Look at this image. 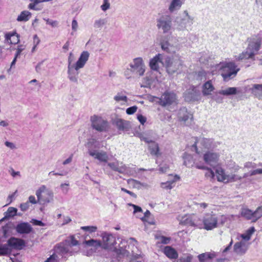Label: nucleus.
<instances>
[{
  "label": "nucleus",
  "mask_w": 262,
  "mask_h": 262,
  "mask_svg": "<svg viewBox=\"0 0 262 262\" xmlns=\"http://www.w3.org/2000/svg\"><path fill=\"white\" fill-rule=\"evenodd\" d=\"M182 5V0H172L169 6L168 10L170 12L179 10Z\"/></svg>",
  "instance_id": "c9c22d12"
},
{
  "label": "nucleus",
  "mask_w": 262,
  "mask_h": 262,
  "mask_svg": "<svg viewBox=\"0 0 262 262\" xmlns=\"http://www.w3.org/2000/svg\"><path fill=\"white\" fill-rule=\"evenodd\" d=\"M29 202H28L22 203L20 205V209L23 211H26L29 208Z\"/></svg>",
  "instance_id": "69168bd1"
},
{
  "label": "nucleus",
  "mask_w": 262,
  "mask_h": 262,
  "mask_svg": "<svg viewBox=\"0 0 262 262\" xmlns=\"http://www.w3.org/2000/svg\"><path fill=\"white\" fill-rule=\"evenodd\" d=\"M252 56L250 55V53L246 49V51L243 52L237 56H235V59L236 61H240L244 59H253Z\"/></svg>",
  "instance_id": "37998d69"
},
{
  "label": "nucleus",
  "mask_w": 262,
  "mask_h": 262,
  "mask_svg": "<svg viewBox=\"0 0 262 262\" xmlns=\"http://www.w3.org/2000/svg\"><path fill=\"white\" fill-rule=\"evenodd\" d=\"M232 169L234 172H231L229 174L226 173L222 168L217 169L216 170V174L217 181L224 183L241 181L243 179V177L235 173V172L240 169V167L237 165H234Z\"/></svg>",
  "instance_id": "7ed1b4c3"
},
{
  "label": "nucleus",
  "mask_w": 262,
  "mask_h": 262,
  "mask_svg": "<svg viewBox=\"0 0 262 262\" xmlns=\"http://www.w3.org/2000/svg\"><path fill=\"white\" fill-rule=\"evenodd\" d=\"M193 258L192 255L186 253L180 257L175 262H192Z\"/></svg>",
  "instance_id": "a18cd8bd"
},
{
  "label": "nucleus",
  "mask_w": 262,
  "mask_h": 262,
  "mask_svg": "<svg viewBox=\"0 0 262 262\" xmlns=\"http://www.w3.org/2000/svg\"><path fill=\"white\" fill-rule=\"evenodd\" d=\"M183 63V61L179 56H175L172 58L167 57L164 60V66L169 75H172L180 70Z\"/></svg>",
  "instance_id": "39448f33"
},
{
  "label": "nucleus",
  "mask_w": 262,
  "mask_h": 262,
  "mask_svg": "<svg viewBox=\"0 0 262 262\" xmlns=\"http://www.w3.org/2000/svg\"><path fill=\"white\" fill-rule=\"evenodd\" d=\"M250 90L252 94L259 99H262V84H254L250 88Z\"/></svg>",
  "instance_id": "7c9ffc66"
},
{
  "label": "nucleus",
  "mask_w": 262,
  "mask_h": 262,
  "mask_svg": "<svg viewBox=\"0 0 262 262\" xmlns=\"http://www.w3.org/2000/svg\"><path fill=\"white\" fill-rule=\"evenodd\" d=\"M197 146L203 149H212L215 147L216 145L213 140L211 139L200 138L196 139L193 147L195 148V151L199 153Z\"/></svg>",
  "instance_id": "f8f14e48"
},
{
  "label": "nucleus",
  "mask_w": 262,
  "mask_h": 262,
  "mask_svg": "<svg viewBox=\"0 0 262 262\" xmlns=\"http://www.w3.org/2000/svg\"><path fill=\"white\" fill-rule=\"evenodd\" d=\"M106 23V20L105 18H99L94 21L93 26L95 29H101Z\"/></svg>",
  "instance_id": "09e8293b"
},
{
  "label": "nucleus",
  "mask_w": 262,
  "mask_h": 262,
  "mask_svg": "<svg viewBox=\"0 0 262 262\" xmlns=\"http://www.w3.org/2000/svg\"><path fill=\"white\" fill-rule=\"evenodd\" d=\"M83 243L88 246L94 247L95 249L100 247H102V243L100 241L93 239L89 241H85Z\"/></svg>",
  "instance_id": "a19ab883"
},
{
  "label": "nucleus",
  "mask_w": 262,
  "mask_h": 262,
  "mask_svg": "<svg viewBox=\"0 0 262 262\" xmlns=\"http://www.w3.org/2000/svg\"><path fill=\"white\" fill-rule=\"evenodd\" d=\"M114 99L117 102H120V101H123V102H127V98L126 96L122 95L120 93L117 94L115 97Z\"/></svg>",
  "instance_id": "603ef678"
},
{
  "label": "nucleus",
  "mask_w": 262,
  "mask_h": 262,
  "mask_svg": "<svg viewBox=\"0 0 262 262\" xmlns=\"http://www.w3.org/2000/svg\"><path fill=\"white\" fill-rule=\"evenodd\" d=\"M169 177H171V179L166 182L161 183V187L162 188L167 190L172 189L174 186L173 184L180 179V177L177 175H175L174 176L172 175H169Z\"/></svg>",
  "instance_id": "cd10ccee"
},
{
  "label": "nucleus",
  "mask_w": 262,
  "mask_h": 262,
  "mask_svg": "<svg viewBox=\"0 0 262 262\" xmlns=\"http://www.w3.org/2000/svg\"><path fill=\"white\" fill-rule=\"evenodd\" d=\"M256 167V164L255 163L252 162H247L244 164V168L247 169L255 168Z\"/></svg>",
  "instance_id": "bf43d9fd"
},
{
  "label": "nucleus",
  "mask_w": 262,
  "mask_h": 262,
  "mask_svg": "<svg viewBox=\"0 0 262 262\" xmlns=\"http://www.w3.org/2000/svg\"><path fill=\"white\" fill-rule=\"evenodd\" d=\"M83 243L88 246L94 247L95 249L100 247H102V243L100 241L93 239L89 241H85Z\"/></svg>",
  "instance_id": "ea45409f"
},
{
  "label": "nucleus",
  "mask_w": 262,
  "mask_h": 262,
  "mask_svg": "<svg viewBox=\"0 0 262 262\" xmlns=\"http://www.w3.org/2000/svg\"><path fill=\"white\" fill-rule=\"evenodd\" d=\"M160 242L164 244H167L169 243L170 238L169 237L162 236L159 238Z\"/></svg>",
  "instance_id": "338daca9"
},
{
  "label": "nucleus",
  "mask_w": 262,
  "mask_h": 262,
  "mask_svg": "<svg viewBox=\"0 0 262 262\" xmlns=\"http://www.w3.org/2000/svg\"><path fill=\"white\" fill-rule=\"evenodd\" d=\"M68 241L69 242V243H67V245L70 244V246H74L79 244L78 241L75 238L73 235L70 236V240Z\"/></svg>",
  "instance_id": "5fc2aeb1"
},
{
  "label": "nucleus",
  "mask_w": 262,
  "mask_h": 262,
  "mask_svg": "<svg viewBox=\"0 0 262 262\" xmlns=\"http://www.w3.org/2000/svg\"><path fill=\"white\" fill-rule=\"evenodd\" d=\"M248 46L247 51L250 56L254 58L255 55L259 53V51L262 45V38L259 35L254 36L247 39Z\"/></svg>",
  "instance_id": "0eeeda50"
},
{
  "label": "nucleus",
  "mask_w": 262,
  "mask_h": 262,
  "mask_svg": "<svg viewBox=\"0 0 262 262\" xmlns=\"http://www.w3.org/2000/svg\"><path fill=\"white\" fill-rule=\"evenodd\" d=\"M127 182L134 188H137L138 189H140L142 187H145L146 186L145 184H142L139 181L132 179H129Z\"/></svg>",
  "instance_id": "49530a36"
},
{
  "label": "nucleus",
  "mask_w": 262,
  "mask_h": 262,
  "mask_svg": "<svg viewBox=\"0 0 262 262\" xmlns=\"http://www.w3.org/2000/svg\"><path fill=\"white\" fill-rule=\"evenodd\" d=\"M137 106H133L130 107H128L126 109V112L128 115H132L134 114L137 110Z\"/></svg>",
  "instance_id": "680f3d73"
},
{
  "label": "nucleus",
  "mask_w": 262,
  "mask_h": 262,
  "mask_svg": "<svg viewBox=\"0 0 262 262\" xmlns=\"http://www.w3.org/2000/svg\"><path fill=\"white\" fill-rule=\"evenodd\" d=\"M89 155L100 162L107 163L109 159L107 153L103 150H96L94 151H91Z\"/></svg>",
  "instance_id": "5701e85b"
},
{
  "label": "nucleus",
  "mask_w": 262,
  "mask_h": 262,
  "mask_svg": "<svg viewBox=\"0 0 262 262\" xmlns=\"http://www.w3.org/2000/svg\"><path fill=\"white\" fill-rule=\"evenodd\" d=\"M148 148L150 154L152 155H155L158 157L160 156L161 154L160 152L159 145L155 142H154L152 143H151L149 145Z\"/></svg>",
  "instance_id": "f704fd0d"
},
{
  "label": "nucleus",
  "mask_w": 262,
  "mask_h": 262,
  "mask_svg": "<svg viewBox=\"0 0 262 262\" xmlns=\"http://www.w3.org/2000/svg\"><path fill=\"white\" fill-rule=\"evenodd\" d=\"M163 55L161 54H158L152 58H151L149 63L150 69L155 71H158L160 68V64L161 63L164 66V62L162 61Z\"/></svg>",
  "instance_id": "4be33fe9"
},
{
  "label": "nucleus",
  "mask_w": 262,
  "mask_h": 262,
  "mask_svg": "<svg viewBox=\"0 0 262 262\" xmlns=\"http://www.w3.org/2000/svg\"><path fill=\"white\" fill-rule=\"evenodd\" d=\"M11 252V249L7 244L0 245V255H7Z\"/></svg>",
  "instance_id": "de8ad7c7"
},
{
  "label": "nucleus",
  "mask_w": 262,
  "mask_h": 262,
  "mask_svg": "<svg viewBox=\"0 0 262 262\" xmlns=\"http://www.w3.org/2000/svg\"><path fill=\"white\" fill-rule=\"evenodd\" d=\"M220 155L218 153L207 151L203 156V159L205 163L212 166L215 167L219 164Z\"/></svg>",
  "instance_id": "dca6fc26"
},
{
  "label": "nucleus",
  "mask_w": 262,
  "mask_h": 262,
  "mask_svg": "<svg viewBox=\"0 0 262 262\" xmlns=\"http://www.w3.org/2000/svg\"><path fill=\"white\" fill-rule=\"evenodd\" d=\"M161 48L163 50L167 52H169V47L170 46L169 43L167 41H162L161 42Z\"/></svg>",
  "instance_id": "4d7b16f0"
},
{
  "label": "nucleus",
  "mask_w": 262,
  "mask_h": 262,
  "mask_svg": "<svg viewBox=\"0 0 262 262\" xmlns=\"http://www.w3.org/2000/svg\"><path fill=\"white\" fill-rule=\"evenodd\" d=\"M110 8V4L108 0H103V4L101 6V8L103 11H105Z\"/></svg>",
  "instance_id": "13d9d810"
},
{
  "label": "nucleus",
  "mask_w": 262,
  "mask_h": 262,
  "mask_svg": "<svg viewBox=\"0 0 262 262\" xmlns=\"http://www.w3.org/2000/svg\"><path fill=\"white\" fill-rule=\"evenodd\" d=\"M249 244L244 241H240L235 243L233 246V251L238 255H243L247 251Z\"/></svg>",
  "instance_id": "412c9836"
},
{
  "label": "nucleus",
  "mask_w": 262,
  "mask_h": 262,
  "mask_svg": "<svg viewBox=\"0 0 262 262\" xmlns=\"http://www.w3.org/2000/svg\"><path fill=\"white\" fill-rule=\"evenodd\" d=\"M5 145L10 148L11 149H15L16 148V145L12 142H10L9 141H6L5 142Z\"/></svg>",
  "instance_id": "774afa93"
},
{
  "label": "nucleus",
  "mask_w": 262,
  "mask_h": 262,
  "mask_svg": "<svg viewBox=\"0 0 262 262\" xmlns=\"http://www.w3.org/2000/svg\"><path fill=\"white\" fill-rule=\"evenodd\" d=\"M140 139L146 143L151 144L152 142H155L156 137L154 133L152 132H149L145 135H141Z\"/></svg>",
  "instance_id": "473e14b6"
},
{
  "label": "nucleus",
  "mask_w": 262,
  "mask_h": 262,
  "mask_svg": "<svg viewBox=\"0 0 262 262\" xmlns=\"http://www.w3.org/2000/svg\"><path fill=\"white\" fill-rule=\"evenodd\" d=\"M218 220L215 214L206 213L203 217L202 223L203 228L206 230H211L217 227Z\"/></svg>",
  "instance_id": "9b49d317"
},
{
  "label": "nucleus",
  "mask_w": 262,
  "mask_h": 262,
  "mask_svg": "<svg viewBox=\"0 0 262 262\" xmlns=\"http://www.w3.org/2000/svg\"><path fill=\"white\" fill-rule=\"evenodd\" d=\"M129 67L132 70L134 75L137 77H141L144 75L145 72V65L142 57H137L133 59L129 63Z\"/></svg>",
  "instance_id": "6e6552de"
},
{
  "label": "nucleus",
  "mask_w": 262,
  "mask_h": 262,
  "mask_svg": "<svg viewBox=\"0 0 262 262\" xmlns=\"http://www.w3.org/2000/svg\"><path fill=\"white\" fill-rule=\"evenodd\" d=\"M90 120L92 128L98 132H106L110 128L108 122L101 117L94 115Z\"/></svg>",
  "instance_id": "1a4fd4ad"
},
{
  "label": "nucleus",
  "mask_w": 262,
  "mask_h": 262,
  "mask_svg": "<svg viewBox=\"0 0 262 262\" xmlns=\"http://www.w3.org/2000/svg\"><path fill=\"white\" fill-rule=\"evenodd\" d=\"M164 253L170 259H176L178 254L177 251L170 246H166L163 250Z\"/></svg>",
  "instance_id": "2f4dec72"
},
{
  "label": "nucleus",
  "mask_w": 262,
  "mask_h": 262,
  "mask_svg": "<svg viewBox=\"0 0 262 262\" xmlns=\"http://www.w3.org/2000/svg\"><path fill=\"white\" fill-rule=\"evenodd\" d=\"M102 245L103 249L114 252L118 256H128L129 255V251L126 249L127 242L125 241H122L121 242L122 246L117 249L115 246L116 244V238L112 234L105 232L102 234Z\"/></svg>",
  "instance_id": "f257e3e1"
},
{
  "label": "nucleus",
  "mask_w": 262,
  "mask_h": 262,
  "mask_svg": "<svg viewBox=\"0 0 262 262\" xmlns=\"http://www.w3.org/2000/svg\"><path fill=\"white\" fill-rule=\"evenodd\" d=\"M31 13L28 11H23L18 16L17 20L18 21H27L31 18Z\"/></svg>",
  "instance_id": "4c0bfd02"
},
{
  "label": "nucleus",
  "mask_w": 262,
  "mask_h": 262,
  "mask_svg": "<svg viewBox=\"0 0 262 262\" xmlns=\"http://www.w3.org/2000/svg\"><path fill=\"white\" fill-rule=\"evenodd\" d=\"M238 92L237 91V89L236 88L234 87H230L228 88L225 90H221L219 92L220 94H222L225 96H229L231 95H235Z\"/></svg>",
  "instance_id": "e433bc0d"
},
{
  "label": "nucleus",
  "mask_w": 262,
  "mask_h": 262,
  "mask_svg": "<svg viewBox=\"0 0 262 262\" xmlns=\"http://www.w3.org/2000/svg\"><path fill=\"white\" fill-rule=\"evenodd\" d=\"M177 97L174 93L165 92L160 97V105L166 106L176 103Z\"/></svg>",
  "instance_id": "f3484780"
},
{
  "label": "nucleus",
  "mask_w": 262,
  "mask_h": 262,
  "mask_svg": "<svg viewBox=\"0 0 262 262\" xmlns=\"http://www.w3.org/2000/svg\"><path fill=\"white\" fill-rule=\"evenodd\" d=\"M214 88L211 82V81H208L206 82L203 85L202 87V93L204 96H208L211 94V92H213Z\"/></svg>",
  "instance_id": "72a5a7b5"
},
{
  "label": "nucleus",
  "mask_w": 262,
  "mask_h": 262,
  "mask_svg": "<svg viewBox=\"0 0 262 262\" xmlns=\"http://www.w3.org/2000/svg\"><path fill=\"white\" fill-rule=\"evenodd\" d=\"M217 256L215 252H205L198 256L199 262H208Z\"/></svg>",
  "instance_id": "c756f323"
},
{
  "label": "nucleus",
  "mask_w": 262,
  "mask_h": 262,
  "mask_svg": "<svg viewBox=\"0 0 262 262\" xmlns=\"http://www.w3.org/2000/svg\"><path fill=\"white\" fill-rule=\"evenodd\" d=\"M81 229L83 231H88L90 233L95 232L97 230V227L95 226H82Z\"/></svg>",
  "instance_id": "864d4df0"
},
{
  "label": "nucleus",
  "mask_w": 262,
  "mask_h": 262,
  "mask_svg": "<svg viewBox=\"0 0 262 262\" xmlns=\"http://www.w3.org/2000/svg\"><path fill=\"white\" fill-rule=\"evenodd\" d=\"M69 242L68 239L66 240L64 242L60 243L56 245L55 247V252L62 256H66L68 254L70 255H72L73 252L70 250L69 245H67V243H69Z\"/></svg>",
  "instance_id": "a211bd4d"
},
{
  "label": "nucleus",
  "mask_w": 262,
  "mask_h": 262,
  "mask_svg": "<svg viewBox=\"0 0 262 262\" xmlns=\"http://www.w3.org/2000/svg\"><path fill=\"white\" fill-rule=\"evenodd\" d=\"M157 27L163 33L169 32L172 29V19L169 15H163L157 19Z\"/></svg>",
  "instance_id": "9d476101"
},
{
  "label": "nucleus",
  "mask_w": 262,
  "mask_h": 262,
  "mask_svg": "<svg viewBox=\"0 0 262 262\" xmlns=\"http://www.w3.org/2000/svg\"><path fill=\"white\" fill-rule=\"evenodd\" d=\"M241 215L248 220L255 221L262 216V207H258L254 212L248 208H243Z\"/></svg>",
  "instance_id": "ddd939ff"
},
{
  "label": "nucleus",
  "mask_w": 262,
  "mask_h": 262,
  "mask_svg": "<svg viewBox=\"0 0 262 262\" xmlns=\"http://www.w3.org/2000/svg\"><path fill=\"white\" fill-rule=\"evenodd\" d=\"M85 146L88 148V154L90 155L91 151H94L99 148V142L95 138H90L85 144Z\"/></svg>",
  "instance_id": "bb28decb"
},
{
  "label": "nucleus",
  "mask_w": 262,
  "mask_h": 262,
  "mask_svg": "<svg viewBox=\"0 0 262 262\" xmlns=\"http://www.w3.org/2000/svg\"><path fill=\"white\" fill-rule=\"evenodd\" d=\"M32 228L28 223H21L16 227V231L20 234H28L31 232Z\"/></svg>",
  "instance_id": "a878e982"
},
{
  "label": "nucleus",
  "mask_w": 262,
  "mask_h": 262,
  "mask_svg": "<svg viewBox=\"0 0 262 262\" xmlns=\"http://www.w3.org/2000/svg\"><path fill=\"white\" fill-rule=\"evenodd\" d=\"M7 245L14 249H21L25 245V242L21 239L11 237L8 240Z\"/></svg>",
  "instance_id": "393cba45"
},
{
  "label": "nucleus",
  "mask_w": 262,
  "mask_h": 262,
  "mask_svg": "<svg viewBox=\"0 0 262 262\" xmlns=\"http://www.w3.org/2000/svg\"><path fill=\"white\" fill-rule=\"evenodd\" d=\"M152 83V78H149L148 76H146L145 78L143 79V83L141 84V87L144 88H148L150 87L151 84Z\"/></svg>",
  "instance_id": "8fccbe9b"
},
{
  "label": "nucleus",
  "mask_w": 262,
  "mask_h": 262,
  "mask_svg": "<svg viewBox=\"0 0 262 262\" xmlns=\"http://www.w3.org/2000/svg\"><path fill=\"white\" fill-rule=\"evenodd\" d=\"M113 124L120 130H127L130 127L128 121L119 118L115 119L113 121Z\"/></svg>",
  "instance_id": "c85d7f7f"
},
{
  "label": "nucleus",
  "mask_w": 262,
  "mask_h": 262,
  "mask_svg": "<svg viewBox=\"0 0 262 262\" xmlns=\"http://www.w3.org/2000/svg\"><path fill=\"white\" fill-rule=\"evenodd\" d=\"M184 98L186 101L199 100L200 99V93L194 88L189 89L185 92Z\"/></svg>",
  "instance_id": "aec40b11"
},
{
  "label": "nucleus",
  "mask_w": 262,
  "mask_h": 262,
  "mask_svg": "<svg viewBox=\"0 0 262 262\" xmlns=\"http://www.w3.org/2000/svg\"><path fill=\"white\" fill-rule=\"evenodd\" d=\"M184 13L185 16L178 22V29L179 30H184L193 24V17L189 15L187 11H184Z\"/></svg>",
  "instance_id": "6ab92c4d"
},
{
  "label": "nucleus",
  "mask_w": 262,
  "mask_h": 262,
  "mask_svg": "<svg viewBox=\"0 0 262 262\" xmlns=\"http://www.w3.org/2000/svg\"><path fill=\"white\" fill-rule=\"evenodd\" d=\"M128 205H129L130 206H132L134 208V213H136L137 212H142V208L138 206H137V205H135L134 204H130V203H129L128 204Z\"/></svg>",
  "instance_id": "0e129e2a"
},
{
  "label": "nucleus",
  "mask_w": 262,
  "mask_h": 262,
  "mask_svg": "<svg viewBox=\"0 0 262 262\" xmlns=\"http://www.w3.org/2000/svg\"><path fill=\"white\" fill-rule=\"evenodd\" d=\"M150 215V211L148 210H146V211L144 213V216L142 217L141 219L143 222H146L150 225H154L155 224L154 220H152L151 221H147V218L149 217Z\"/></svg>",
  "instance_id": "3c124183"
},
{
  "label": "nucleus",
  "mask_w": 262,
  "mask_h": 262,
  "mask_svg": "<svg viewBox=\"0 0 262 262\" xmlns=\"http://www.w3.org/2000/svg\"><path fill=\"white\" fill-rule=\"evenodd\" d=\"M124 75L126 78L129 79L131 78L134 75L133 73H132V70L131 68L129 67V68H127L126 70L124 71Z\"/></svg>",
  "instance_id": "052dcab7"
},
{
  "label": "nucleus",
  "mask_w": 262,
  "mask_h": 262,
  "mask_svg": "<svg viewBox=\"0 0 262 262\" xmlns=\"http://www.w3.org/2000/svg\"><path fill=\"white\" fill-rule=\"evenodd\" d=\"M38 202L40 204L46 205L53 200V193L52 190L47 188L45 185H41L36 191L35 193Z\"/></svg>",
  "instance_id": "423d86ee"
},
{
  "label": "nucleus",
  "mask_w": 262,
  "mask_h": 262,
  "mask_svg": "<svg viewBox=\"0 0 262 262\" xmlns=\"http://www.w3.org/2000/svg\"><path fill=\"white\" fill-rule=\"evenodd\" d=\"M78 23L76 19H74L72 22V32H71V35H74V33L76 31H77V30L78 29Z\"/></svg>",
  "instance_id": "6e6d98bb"
},
{
  "label": "nucleus",
  "mask_w": 262,
  "mask_h": 262,
  "mask_svg": "<svg viewBox=\"0 0 262 262\" xmlns=\"http://www.w3.org/2000/svg\"><path fill=\"white\" fill-rule=\"evenodd\" d=\"M184 159V164L187 167L192 166L193 164V160L191 155L187 153H184L183 156Z\"/></svg>",
  "instance_id": "79ce46f5"
},
{
  "label": "nucleus",
  "mask_w": 262,
  "mask_h": 262,
  "mask_svg": "<svg viewBox=\"0 0 262 262\" xmlns=\"http://www.w3.org/2000/svg\"><path fill=\"white\" fill-rule=\"evenodd\" d=\"M217 68L221 70V75L225 80H228L235 77L239 71V69L232 62L220 63Z\"/></svg>",
  "instance_id": "20e7f679"
},
{
  "label": "nucleus",
  "mask_w": 262,
  "mask_h": 262,
  "mask_svg": "<svg viewBox=\"0 0 262 262\" xmlns=\"http://www.w3.org/2000/svg\"><path fill=\"white\" fill-rule=\"evenodd\" d=\"M6 39L8 42L11 44H16L19 41L18 36L15 33L6 34Z\"/></svg>",
  "instance_id": "58836bf2"
},
{
  "label": "nucleus",
  "mask_w": 262,
  "mask_h": 262,
  "mask_svg": "<svg viewBox=\"0 0 262 262\" xmlns=\"http://www.w3.org/2000/svg\"><path fill=\"white\" fill-rule=\"evenodd\" d=\"M74 56L73 54L71 52L69 54L68 62V66H72L74 63H73V62L74 61Z\"/></svg>",
  "instance_id": "e2e57ef3"
},
{
  "label": "nucleus",
  "mask_w": 262,
  "mask_h": 262,
  "mask_svg": "<svg viewBox=\"0 0 262 262\" xmlns=\"http://www.w3.org/2000/svg\"><path fill=\"white\" fill-rule=\"evenodd\" d=\"M90 53L86 51H83L78 60L72 66H68V74L69 79L72 82H77L79 69L83 68L89 60Z\"/></svg>",
  "instance_id": "f03ea898"
},
{
  "label": "nucleus",
  "mask_w": 262,
  "mask_h": 262,
  "mask_svg": "<svg viewBox=\"0 0 262 262\" xmlns=\"http://www.w3.org/2000/svg\"><path fill=\"white\" fill-rule=\"evenodd\" d=\"M107 166L114 171L123 173L126 170V166L122 162L116 161L107 163Z\"/></svg>",
  "instance_id": "b1692460"
},
{
  "label": "nucleus",
  "mask_w": 262,
  "mask_h": 262,
  "mask_svg": "<svg viewBox=\"0 0 262 262\" xmlns=\"http://www.w3.org/2000/svg\"><path fill=\"white\" fill-rule=\"evenodd\" d=\"M181 222L187 226L202 228V224L200 218L194 214L185 215L182 218Z\"/></svg>",
  "instance_id": "2eb2a0df"
},
{
  "label": "nucleus",
  "mask_w": 262,
  "mask_h": 262,
  "mask_svg": "<svg viewBox=\"0 0 262 262\" xmlns=\"http://www.w3.org/2000/svg\"><path fill=\"white\" fill-rule=\"evenodd\" d=\"M178 117L179 121L186 125H190L193 122V115L188 112L186 107L181 108L178 112Z\"/></svg>",
  "instance_id": "4468645a"
},
{
  "label": "nucleus",
  "mask_w": 262,
  "mask_h": 262,
  "mask_svg": "<svg viewBox=\"0 0 262 262\" xmlns=\"http://www.w3.org/2000/svg\"><path fill=\"white\" fill-rule=\"evenodd\" d=\"M17 209L14 207H9L7 211L5 212V217H3L2 220H0V222L4 221L5 219L9 218L11 217H13L17 213Z\"/></svg>",
  "instance_id": "c03bdc74"
}]
</instances>
